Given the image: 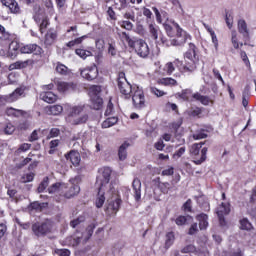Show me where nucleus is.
<instances>
[{"mask_svg": "<svg viewBox=\"0 0 256 256\" xmlns=\"http://www.w3.org/2000/svg\"><path fill=\"white\" fill-rule=\"evenodd\" d=\"M43 5L50 15H55V5L53 4V0H43Z\"/></svg>", "mask_w": 256, "mask_h": 256, "instance_id": "58836bf2", "label": "nucleus"}, {"mask_svg": "<svg viewBox=\"0 0 256 256\" xmlns=\"http://www.w3.org/2000/svg\"><path fill=\"white\" fill-rule=\"evenodd\" d=\"M59 135H61V130L59 128H52L47 135V139H55V137H59Z\"/></svg>", "mask_w": 256, "mask_h": 256, "instance_id": "e2e57ef3", "label": "nucleus"}, {"mask_svg": "<svg viewBox=\"0 0 256 256\" xmlns=\"http://www.w3.org/2000/svg\"><path fill=\"white\" fill-rule=\"evenodd\" d=\"M111 168L105 167L102 171V175L96 178V187H102L105 189L111 181Z\"/></svg>", "mask_w": 256, "mask_h": 256, "instance_id": "4468645a", "label": "nucleus"}, {"mask_svg": "<svg viewBox=\"0 0 256 256\" xmlns=\"http://www.w3.org/2000/svg\"><path fill=\"white\" fill-rule=\"evenodd\" d=\"M184 59V62L180 61L179 59H175V67L180 71V73H185L186 75H191V73H195V71H197L198 60L195 58Z\"/></svg>", "mask_w": 256, "mask_h": 256, "instance_id": "0eeeda50", "label": "nucleus"}, {"mask_svg": "<svg viewBox=\"0 0 256 256\" xmlns=\"http://www.w3.org/2000/svg\"><path fill=\"white\" fill-rule=\"evenodd\" d=\"M117 87L119 92L121 93V97L124 99H131V94L133 93V88L135 86L131 85L129 81H127V77H125V72H119L117 78Z\"/></svg>", "mask_w": 256, "mask_h": 256, "instance_id": "423d86ee", "label": "nucleus"}, {"mask_svg": "<svg viewBox=\"0 0 256 256\" xmlns=\"http://www.w3.org/2000/svg\"><path fill=\"white\" fill-rule=\"evenodd\" d=\"M129 143L124 142L118 149V157L120 161H125L127 159V149H129Z\"/></svg>", "mask_w": 256, "mask_h": 256, "instance_id": "7c9ffc66", "label": "nucleus"}, {"mask_svg": "<svg viewBox=\"0 0 256 256\" xmlns=\"http://www.w3.org/2000/svg\"><path fill=\"white\" fill-rule=\"evenodd\" d=\"M56 73L67 77L71 75V70L66 65L62 64L61 62H58L56 65Z\"/></svg>", "mask_w": 256, "mask_h": 256, "instance_id": "2f4dec72", "label": "nucleus"}, {"mask_svg": "<svg viewBox=\"0 0 256 256\" xmlns=\"http://www.w3.org/2000/svg\"><path fill=\"white\" fill-rule=\"evenodd\" d=\"M92 108L95 109V111H99V109L103 108V98L96 96L92 98Z\"/></svg>", "mask_w": 256, "mask_h": 256, "instance_id": "a19ab883", "label": "nucleus"}, {"mask_svg": "<svg viewBox=\"0 0 256 256\" xmlns=\"http://www.w3.org/2000/svg\"><path fill=\"white\" fill-rule=\"evenodd\" d=\"M143 15L144 17H146L147 23H149V21H153V12H151L149 8L147 7L143 8Z\"/></svg>", "mask_w": 256, "mask_h": 256, "instance_id": "338daca9", "label": "nucleus"}, {"mask_svg": "<svg viewBox=\"0 0 256 256\" xmlns=\"http://www.w3.org/2000/svg\"><path fill=\"white\" fill-rule=\"evenodd\" d=\"M193 139L195 141H199L201 139H207L208 135L206 134V131L204 129L198 130L196 131L193 135H192Z\"/></svg>", "mask_w": 256, "mask_h": 256, "instance_id": "864d4df0", "label": "nucleus"}, {"mask_svg": "<svg viewBox=\"0 0 256 256\" xmlns=\"http://www.w3.org/2000/svg\"><path fill=\"white\" fill-rule=\"evenodd\" d=\"M117 123H119V117H108L102 122L101 127L102 129H109V127H113L114 125H117Z\"/></svg>", "mask_w": 256, "mask_h": 256, "instance_id": "c85d7f7f", "label": "nucleus"}, {"mask_svg": "<svg viewBox=\"0 0 256 256\" xmlns=\"http://www.w3.org/2000/svg\"><path fill=\"white\" fill-rule=\"evenodd\" d=\"M192 97L195 99V101H200L202 105L207 106L209 103L213 104V100H211L209 96H203L199 92L194 93Z\"/></svg>", "mask_w": 256, "mask_h": 256, "instance_id": "cd10ccee", "label": "nucleus"}, {"mask_svg": "<svg viewBox=\"0 0 256 256\" xmlns=\"http://www.w3.org/2000/svg\"><path fill=\"white\" fill-rule=\"evenodd\" d=\"M105 205V188L98 187V195L96 197L95 206L101 209Z\"/></svg>", "mask_w": 256, "mask_h": 256, "instance_id": "393cba45", "label": "nucleus"}, {"mask_svg": "<svg viewBox=\"0 0 256 256\" xmlns=\"http://www.w3.org/2000/svg\"><path fill=\"white\" fill-rule=\"evenodd\" d=\"M205 142L194 143L191 145L189 153L194 165H203L207 161V152L209 148L203 147Z\"/></svg>", "mask_w": 256, "mask_h": 256, "instance_id": "7ed1b4c3", "label": "nucleus"}, {"mask_svg": "<svg viewBox=\"0 0 256 256\" xmlns=\"http://www.w3.org/2000/svg\"><path fill=\"white\" fill-rule=\"evenodd\" d=\"M35 65V60L27 59L25 61H16L10 65L11 69H27V67H33Z\"/></svg>", "mask_w": 256, "mask_h": 256, "instance_id": "aec40b11", "label": "nucleus"}, {"mask_svg": "<svg viewBox=\"0 0 256 256\" xmlns=\"http://www.w3.org/2000/svg\"><path fill=\"white\" fill-rule=\"evenodd\" d=\"M231 43L234 49H239V47H243L245 43L239 42V37L237 36V31L233 30L231 32Z\"/></svg>", "mask_w": 256, "mask_h": 256, "instance_id": "72a5a7b5", "label": "nucleus"}, {"mask_svg": "<svg viewBox=\"0 0 256 256\" xmlns=\"http://www.w3.org/2000/svg\"><path fill=\"white\" fill-rule=\"evenodd\" d=\"M118 37L120 41L124 44L126 43L129 49H132L138 57H142V59H147V57H149V45L145 40L131 36L127 32H118Z\"/></svg>", "mask_w": 256, "mask_h": 256, "instance_id": "f03ea898", "label": "nucleus"}, {"mask_svg": "<svg viewBox=\"0 0 256 256\" xmlns=\"http://www.w3.org/2000/svg\"><path fill=\"white\" fill-rule=\"evenodd\" d=\"M240 229L242 231H251L253 229V224L247 218H243L240 220Z\"/></svg>", "mask_w": 256, "mask_h": 256, "instance_id": "79ce46f5", "label": "nucleus"}, {"mask_svg": "<svg viewBox=\"0 0 256 256\" xmlns=\"http://www.w3.org/2000/svg\"><path fill=\"white\" fill-rule=\"evenodd\" d=\"M80 75L83 79H86V81H93L99 76V69H97L95 65L87 67L80 71Z\"/></svg>", "mask_w": 256, "mask_h": 256, "instance_id": "2eb2a0df", "label": "nucleus"}, {"mask_svg": "<svg viewBox=\"0 0 256 256\" xmlns=\"http://www.w3.org/2000/svg\"><path fill=\"white\" fill-rule=\"evenodd\" d=\"M163 27L168 37H176L172 39L170 43L174 47H181V45H185L187 41H191V36L189 33L183 30V28H181L179 23L175 22V20L164 22Z\"/></svg>", "mask_w": 256, "mask_h": 256, "instance_id": "f257e3e1", "label": "nucleus"}, {"mask_svg": "<svg viewBox=\"0 0 256 256\" xmlns=\"http://www.w3.org/2000/svg\"><path fill=\"white\" fill-rule=\"evenodd\" d=\"M180 251L181 253H193L194 255H197L199 253L197 247L193 244H188L184 246Z\"/></svg>", "mask_w": 256, "mask_h": 256, "instance_id": "a18cd8bd", "label": "nucleus"}, {"mask_svg": "<svg viewBox=\"0 0 256 256\" xmlns=\"http://www.w3.org/2000/svg\"><path fill=\"white\" fill-rule=\"evenodd\" d=\"M59 41V30L55 27H50L43 33L42 45L44 49H51L55 47Z\"/></svg>", "mask_w": 256, "mask_h": 256, "instance_id": "6e6552de", "label": "nucleus"}, {"mask_svg": "<svg viewBox=\"0 0 256 256\" xmlns=\"http://www.w3.org/2000/svg\"><path fill=\"white\" fill-rule=\"evenodd\" d=\"M76 55H78V57H80L81 59H86L87 57H92L93 56V52L83 49V48H77L75 50Z\"/></svg>", "mask_w": 256, "mask_h": 256, "instance_id": "ea45409f", "label": "nucleus"}, {"mask_svg": "<svg viewBox=\"0 0 256 256\" xmlns=\"http://www.w3.org/2000/svg\"><path fill=\"white\" fill-rule=\"evenodd\" d=\"M31 149V144L29 143H23L19 146V148L16 150V155H19L21 153H25Z\"/></svg>", "mask_w": 256, "mask_h": 256, "instance_id": "680f3d73", "label": "nucleus"}, {"mask_svg": "<svg viewBox=\"0 0 256 256\" xmlns=\"http://www.w3.org/2000/svg\"><path fill=\"white\" fill-rule=\"evenodd\" d=\"M231 213V204L222 202L218 208L217 215H229Z\"/></svg>", "mask_w": 256, "mask_h": 256, "instance_id": "473e14b6", "label": "nucleus"}, {"mask_svg": "<svg viewBox=\"0 0 256 256\" xmlns=\"http://www.w3.org/2000/svg\"><path fill=\"white\" fill-rule=\"evenodd\" d=\"M64 157L66 161L72 163L74 167H79L81 165V154L77 150H70Z\"/></svg>", "mask_w": 256, "mask_h": 256, "instance_id": "a211bd4d", "label": "nucleus"}, {"mask_svg": "<svg viewBox=\"0 0 256 256\" xmlns=\"http://www.w3.org/2000/svg\"><path fill=\"white\" fill-rule=\"evenodd\" d=\"M132 187L135 201H141V180H139V178H134Z\"/></svg>", "mask_w": 256, "mask_h": 256, "instance_id": "5701e85b", "label": "nucleus"}, {"mask_svg": "<svg viewBox=\"0 0 256 256\" xmlns=\"http://www.w3.org/2000/svg\"><path fill=\"white\" fill-rule=\"evenodd\" d=\"M40 99H42V101H45V103L51 104L57 101L58 96L52 91H43L40 93Z\"/></svg>", "mask_w": 256, "mask_h": 256, "instance_id": "412c9836", "label": "nucleus"}, {"mask_svg": "<svg viewBox=\"0 0 256 256\" xmlns=\"http://www.w3.org/2000/svg\"><path fill=\"white\" fill-rule=\"evenodd\" d=\"M251 97V90L249 87H245L242 92V105L247 108L249 105V98Z\"/></svg>", "mask_w": 256, "mask_h": 256, "instance_id": "c9c22d12", "label": "nucleus"}, {"mask_svg": "<svg viewBox=\"0 0 256 256\" xmlns=\"http://www.w3.org/2000/svg\"><path fill=\"white\" fill-rule=\"evenodd\" d=\"M84 39H87V35H84L82 37H78L72 41H69L68 43H66V47H69V49H71V47H75V45H81Z\"/></svg>", "mask_w": 256, "mask_h": 256, "instance_id": "603ef678", "label": "nucleus"}, {"mask_svg": "<svg viewBox=\"0 0 256 256\" xmlns=\"http://www.w3.org/2000/svg\"><path fill=\"white\" fill-rule=\"evenodd\" d=\"M14 117H16L18 119H19V117H22V119H29V117H31V112L21 110V109H16V111L14 113Z\"/></svg>", "mask_w": 256, "mask_h": 256, "instance_id": "8fccbe9b", "label": "nucleus"}, {"mask_svg": "<svg viewBox=\"0 0 256 256\" xmlns=\"http://www.w3.org/2000/svg\"><path fill=\"white\" fill-rule=\"evenodd\" d=\"M90 93L92 95H95V97H99V94L101 93V86L99 85H93L90 87Z\"/></svg>", "mask_w": 256, "mask_h": 256, "instance_id": "774afa93", "label": "nucleus"}, {"mask_svg": "<svg viewBox=\"0 0 256 256\" xmlns=\"http://www.w3.org/2000/svg\"><path fill=\"white\" fill-rule=\"evenodd\" d=\"M240 57L247 69L251 71V61H249V57L247 56V52H245V50L240 51Z\"/></svg>", "mask_w": 256, "mask_h": 256, "instance_id": "6e6d98bb", "label": "nucleus"}, {"mask_svg": "<svg viewBox=\"0 0 256 256\" xmlns=\"http://www.w3.org/2000/svg\"><path fill=\"white\" fill-rule=\"evenodd\" d=\"M0 39L1 41H11V33L7 32L3 25L0 24Z\"/></svg>", "mask_w": 256, "mask_h": 256, "instance_id": "3c124183", "label": "nucleus"}, {"mask_svg": "<svg viewBox=\"0 0 256 256\" xmlns=\"http://www.w3.org/2000/svg\"><path fill=\"white\" fill-rule=\"evenodd\" d=\"M8 9L11 11V13H21V8H19V4L15 0H13Z\"/></svg>", "mask_w": 256, "mask_h": 256, "instance_id": "69168bd1", "label": "nucleus"}, {"mask_svg": "<svg viewBox=\"0 0 256 256\" xmlns=\"http://www.w3.org/2000/svg\"><path fill=\"white\" fill-rule=\"evenodd\" d=\"M59 143H61V140L59 139H55V140H51L49 143V155H53L55 153V151H57V148L59 147Z\"/></svg>", "mask_w": 256, "mask_h": 256, "instance_id": "5fc2aeb1", "label": "nucleus"}, {"mask_svg": "<svg viewBox=\"0 0 256 256\" xmlns=\"http://www.w3.org/2000/svg\"><path fill=\"white\" fill-rule=\"evenodd\" d=\"M152 11L155 13L156 21L159 25L163 24V19L169 21V14L165 10L159 11L157 7H152Z\"/></svg>", "mask_w": 256, "mask_h": 256, "instance_id": "b1692460", "label": "nucleus"}, {"mask_svg": "<svg viewBox=\"0 0 256 256\" xmlns=\"http://www.w3.org/2000/svg\"><path fill=\"white\" fill-rule=\"evenodd\" d=\"M188 115L190 117H197L198 119H201L202 115H203V108L201 107H195V108H192Z\"/></svg>", "mask_w": 256, "mask_h": 256, "instance_id": "de8ad7c7", "label": "nucleus"}, {"mask_svg": "<svg viewBox=\"0 0 256 256\" xmlns=\"http://www.w3.org/2000/svg\"><path fill=\"white\" fill-rule=\"evenodd\" d=\"M64 187L65 184L61 182H56L52 184L50 187H48L47 191L50 195H53L54 193H59V191H61V189H63Z\"/></svg>", "mask_w": 256, "mask_h": 256, "instance_id": "f704fd0d", "label": "nucleus"}, {"mask_svg": "<svg viewBox=\"0 0 256 256\" xmlns=\"http://www.w3.org/2000/svg\"><path fill=\"white\" fill-rule=\"evenodd\" d=\"M184 213H193V201L188 199L182 206Z\"/></svg>", "mask_w": 256, "mask_h": 256, "instance_id": "bf43d9fd", "label": "nucleus"}, {"mask_svg": "<svg viewBox=\"0 0 256 256\" xmlns=\"http://www.w3.org/2000/svg\"><path fill=\"white\" fill-rule=\"evenodd\" d=\"M160 178H157L158 181V188L160 189L161 193L167 194L169 193V189H171V184L169 182H159Z\"/></svg>", "mask_w": 256, "mask_h": 256, "instance_id": "37998d69", "label": "nucleus"}, {"mask_svg": "<svg viewBox=\"0 0 256 256\" xmlns=\"http://www.w3.org/2000/svg\"><path fill=\"white\" fill-rule=\"evenodd\" d=\"M46 112L48 115H61L63 113V106L59 104L48 106Z\"/></svg>", "mask_w": 256, "mask_h": 256, "instance_id": "c756f323", "label": "nucleus"}, {"mask_svg": "<svg viewBox=\"0 0 256 256\" xmlns=\"http://www.w3.org/2000/svg\"><path fill=\"white\" fill-rule=\"evenodd\" d=\"M32 231L36 237H45L53 231V223L49 220L44 222H36L32 225Z\"/></svg>", "mask_w": 256, "mask_h": 256, "instance_id": "9d476101", "label": "nucleus"}, {"mask_svg": "<svg viewBox=\"0 0 256 256\" xmlns=\"http://www.w3.org/2000/svg\"><path fill=\"white\" fill-rule=\"evenodd\" d=\"M150 93H152V95H156V97H163L164 95H167L166 92L159 90L157 87H150Z\"/></svg>", "mask_w": 256, "mask_h": 256, "instance_id": "0e129e2a", "label": "nucleus"}, {"mask_svg": "<svg viewBox=\"0 0 256 256\" xmlns=\"http://www.w3.org/2000/svg\"><path fill=\"white\" fill-rule=\"evenodd\" d=\"M122 203H123V200H121V198H116L115 200H111L105 208L106 215L108 217H115V215L119 213V209H121Z\"/></svg>", "mask_w": 256, "mask_h": 256, "instance_id": "ddd939ff", "label": "nucleus"}, {"mask_svg": "<svg viewBox=\"0 0 256 256\" xmlns=\"http://www.w3.org/2000/svg\"><path fill=\"white\" fill-rule=\"evenodd\" d=\"M175 61L167 62L163 67L162 75H173V71H175Z\"/></svg>", "mask_w": 256, "mask_h": 256, "instance_id": "e433bc0d", "label": "nucleus"}, {"mask_svg": "<svg viewBox=\"0 0 256 256\" xmlns=\"http://www.w3.org/2000/svg\"><path fill=\"white\" fill-rule=\"evenodd\" d=\"M186 151H187V148L185 146H182L174 152V154L172 155V158L177 161V159H181V157L185 155Z\"/></svg>", "mask_w": 256, "mask_h": 256, "instance_id": "052dcab7", "label": "nucleus"}, {"mask_svg": "<svg viewBox=\"0 0 256 256\" xmlns=\"http://www.w3.org/2000/svg\"><path fill=\"white\" fill-rule=\"evenodd\" d=\"M130 95V99L132 100V105L134 109L141 110L147 107V101L145 100V92L141 87L135 85Z\"/></svg>", "mask_w": 256, "mask_h": 256, "instance_id": "1a4fd4ad", "label": "nucleus"}, {"mask_svg": "<svg viewBox=\"0 0 256 256\" xmlns=\"http://www.w3.org/2000/svg\"><path fill=\"white\" fill-rule=\"evenodd\" d=\"M20 53L24 55H36L38 57H41V55L44 53L43 48L39 46L38 44H26L19 48Z\"/></svg>", "mask_w": 256, "mask_h": 256, "instance_id": "f8f14e48", "label": "nucleus"}, {"mask_svg": "<svg viewBox=\"0 0 256 256\" xmlns=\"http://www.w3.org/2000/svg\"><path fill=\"white\" fill-rule=\"evenodd\" d=\"M191 95H193V92L190 89H184L178 93V97L183 99V101H189V99H191Z\"/></svg>", "mask_w": 256, "mask_h": 256, "instance_id": "09e8293b", "label": "nucleus"}, {"mask_svg": "<svg viewBox=\"0 0 256 256\" xmlns=\"http://www.w3.org/2000/svg\"><path fill=\"white\" fill-rule=\"evenodd\" d=\"M184 59H196L199 60V48L194 43L188 44V50L184 54Z\"/></svg>", "mask_w": 256, "mask_h": 256, "instance_id": "6ab92c4d", "label": "nucleus"}, {"mask_svg": "<svg viewBox=\"0 0 256 256\" xmlns=\"http://www.w3.org/2000/svg\"><path fill=\"white\" fill-rule=\"evenodd\" d=\"M196 219L199 223V229L200 231H205V229H207V227H209V216L205 213H201V214H198L196 216Z\"/></svg>", "mask_w": 256, "mask_h": 256, "instance_id": "4be33fe9", "label": "nucleus"}, {"mask_svg": "<svg viewBox=\"0 0 256 256\" xmlns=\"http://www.w3.org/2000/svg\"><path fill=\"white\" fill-rule=\"evenodd\" d=\"M56 87L59 93H73L77 91V83L75 82L58 81Z\"/></svg>", "mask_w": 256, "mask_h": 256, "instance_id": "dca6fc26", "label": "nucleus"}, {"mask_svg": "<svg viewBox=\"0 0 256 256\" xmlns=\"http://www.w3.org/2000/svg\"><path fill=\"white\" fill-rule=\"evenodd\" d=\"M85 221V216H78L76 219L70 221V227L72 229H75L81 225V223H84Z\"/></svg>", "mask_w": 256, "mask_h": 256, "instance_id": "13d9d810", "label": "nucleus"}, {"mask_svg": "<svg viewBox=\"0 0 256 256\" xmlns=\"http://www.w3.org/2000/svg\"><path fill=\"white\" fill-rule=\"evenodd\" d=\"M238 33L242 35L244 40V45H248V41L251 40V35L249 34V28L247 27V22L243 19L238 20Z\"/></svg>", "mask_w": 256, "mask_h": 256, "instance_id": "f3484780", "label": "nucleus"}, {"mask_svg": "<svg viewBox=\"0 0 256 256\" xmlns=\"http://www.w3.org/2000/svg\"><path fill=\"white\" fill-rule=\"evenodd\" d=\"M47 187H49V178L46 176L43 178V180L37 188L38 193H43L45 189H47Z\"/></svg>", "mask_w": 256, "mask_h": 256, "instance_id": "4d7b16f0", "label": "nucleus"}, {"mask_svg": "<svg viewBox=\"0 0 256 256\" xmlns=\"http://www.w3.org/2000/svg\"><path fill=\"white\" fill-rule=\"evenodd\" d=\"M64 188L67 189L64 192L65 199H73V197H77V195L81 193V187L79 186V181H77V179H71L70 185L65 186L64 184Z\"/></svg>", "mask_w": 256, "mask_h": 256, "instance_id": "9b49d317", "label": "nucleus"}, {"mask_svg": "<svg viewBox=\"0 0 256 256\" xmlns=\"http://www.w3.org/2000/svg\"><path fill=\"white\" fill-rule=\"evenodd\" d=\"M148 31L150 33V37L154 41H157V39H159V36L161 35V29L159 28V26H157L156 24L151 23L148 26Z\"/></svg>", "mask_w": 256, "mask_h": 256, "instance_id": "a878e982", "label": "nucleus"}, {"mask_svg": "<svg viewBox=\"0 0 256 256\" xmlns=\"http://www.w3.org/2000/svg\"><path fill=\"white\" fill-rule=\"evenodd\" d=\"M187 219H193V216L191 215H180L175 219V223L176 225H178V227H183V225H187Z\"/></svg>", "mask_w": 256, "mask_h": 256, "instance_id": "c03bdc74", "label": "nucleus"}, {"mask_svg": "<svg viewBox=\"0 0 256 256\" xmlns=\"http://www.w3.org/2000/svg\"><path fill=\"white\" fill-rule=\"evenodd\" d=\"M33 13V19L35 23L39 25L38 27L40 34L43 35L44 33H46L49 25H51V21L49 20V17L45 15V11L43 10V8H41L40 5L36 4L33 7Z\"/></svg>", "mask_w": 256, "mask_h": 256, "instance_id": "20e7f679", "label": "nucleus"}, {"mask_svg": "<svg viewBox=\"0 0 256 256\" xmlns=\"http://www.w3.org/2000/svg\"><path fill=\"white\" fill-rule=\"evenodd\" d=\"M67 115L68 119H70V117H78V115H81L72 121V125H83V123H87L89 120V114H87V110H85V105L68 107Z\"/></svg>", "mask_w": 256, "mask_h": 256, "instance_id": "39448f33", "label": "nucleus"}, {"mask_svg": "<svg viewBox=\"0 0 256 256\" xmlns=\"http://www.w3.org/2000/svg\"><path fill=\"white\" fill-rule=\"evenodd\" d=\"M175 243V232L166 233L165 249H169Z\"/></svg>", "mask_w": 256, "mask_h": 256, "instance_id": "4c0bfd02", "label": "nucleus"}, {"mask_svg": "<svg viewBox=\"0 0 256 256\" xmlns=\"http://www.w3.org/2000/svg\"><path fill=\"white\" fill-rule=\"evenodd\" d=\"M157 84L163 85L164 87H177V85H179V83H177V80L170 77L158 79Z\"/></svg>", "mask_w": 256, "mask_h": 256, "instance_id": "bb28decb", "label": "nucleus"}, {"mask_svg": "<svg viewBox=\"0 0 256 256\" xmlns=\"http://www.w3.org/2000/svg\"><path fill=\"white\" fill-rule=\"evenodd\" d=\"M108 53L112 57H115V55H117V42H115V40H110L108 42Z\"/></svg>", "mask_w": 256, "mask_h": 256, "instance_id": "49530a36", "label": "nucleus"}]
</instances>
